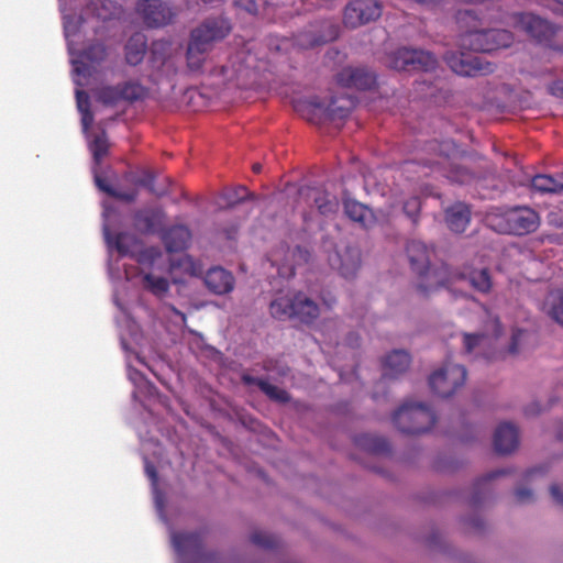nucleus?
Masks as SVG:
<instances>
[{
  "mask_svg": "<svg viewBox=\"0 0 563 563\" xmlns=\"http://www.w3.org/2000/svg\"><path fill=\"white\" fill-rule=\"evenodd\" d=\"M404 212L406 216L411 219V221L416 224L418 222L419 212L421 209V200L419 197H410L404 202Z\"/></svg>",
  "mask_w": 563,
  "mask_h": 563,
  "instance_id": "37998d69",
  "label": "nucleus"
},
{
  "mask_svg": "<svg viewBox=\"0 0 563 563\" xmlns=\"http://www.w3.org/2000/svg\"><path fill=\"white\" fill-rule=\"evenodd\" d=\"M472 15V12L471 11H464V12H459V20L462 21L464 20L466 16H471Z\"/></svg>",
  "mask_w": 563,
  "mask_h": 563,
  "instance_id": "e2e57ef3",
  "label": "nucleus"
},
{
  "mask_svg": "<svg viewBox=\"0 0 563 563\" xmlns=\"http://www.w3.org/2000/svg\"><path fill=\"white\" fill-rule=\"evenodd\" d=\"M207 51L205 48L188 42L186 51V64L189 73L200 75L205 73V65L207 63Z\"/></svg>",
  "mask_w": 563,
  "mask_h": 563,
  "instance_id": "c756f323",
  "label": "nucleus"
},
{
  "mask_svg": "<svg viewBox=\"0 0 563 563\" xmlns=\"http://www.w3.org/2000/svg\"><path fill=\"white\" fill-rule=\"evenodd\" d=\"M307 106L320 111L325 118L334 120L345 119L356 104V99L350 95H340L331 98L327 107L319 100L318 97H311L306 101Z\"/></svg>",
  "mask_w": 563,
  "mask_h": 563,
  "instance_id": "dca6fc26",
  "label": "nucleus"
},
{
  "mask_svg": "<svg viewBox=\"0 0 563 563\" xmlns=\"http://www.w3.org/2000/svg\"><path fill=\"white\" fill-rule=\"evenodd\" d=\"M175 550L181 555H199L202 548L200 532H175L172 536Z\"/></svg>",
  "mask_w": 563,
  "mask_h": 563,
  "instance_id": "5701e85b",
  "label": "nucleus"
},
{
  "mask_svg": "<svg viewBox=\"0 0 563 563\" xmlns=\"http://www.w3.org/2000/svg\"><path fill=\"white\" fill-rule=\"evenodd\" d=\"M344 213L349 219L360 223L363 228H368L373 222V212L365 205L352 199H346L343 202Z\"/></svg>",
  "mask_w": 563,
  "mask_h": 563,
  "instance_id": "cd10ccee",
  "label": "nucleus"
},
{
  "mask_svg": "<svg viewBox=\"0 0 563 563\" xmlns=\"http://www.w3.org/2000/svg\"><path fill=\"white\" fill-rule=\"evenodd\" d=\"M449 67L460 76L476 77L492 74L495 65L482 56L470 53H451L445 57Z\"/></svg>",
  "mask_w": 563,
  "mask_h": 563,
  "instance_id": "f8f14e48",
  "label": "nucleus"
},
{
  "mask_svg": "<svg viewBox=\"0 0 563 563\" xmlns=\"http://www.w3.org/2000/svg\"><path fill=\"white\" fill-rule=\"evenodd\" d=\"M438 60L430 52L401 47L387 56V65L395 70L431 71L437 67Z\"/></svg>",
  "mask_w": 563,
  "mask_h": 563,
  "instance_id": "1a4fd4ad",
  "label": "nucleus"
},
{
  "mask_svg": "<svg viewBox=\"0 0 563 563\" xmlns=\"http://www.w3.org/2000/svg\"><path fill=\"white\" fill-rule=\"evenodd\" d=\"M514 19L517 27L539 43L550 44L559 30L555 24L532 13H518Z\"/></svg>",
  "mask_w": 563,
  "mask_h": 563,
  "instance_id": "ddd939ff",
  "label": "nucleus"
},
{
  "mask_svg": "<svg viewBox=\"0 0 563 563\" xmlns=\"http://www.w3.org/2000/svg\"><path fill=\"white\" fill-rule=\"evenodd\" d=\"M191 240L190 230L183 224L173 225L162 232V241L169 253L180 252L188 247Z\"/></svg>",
  "mask_w": 563,
  "mask_h": 563,
  "instance_id": "4be33fe9",
  "label": "nucleus"
},
{
  "mask_svg": "<svg viewBox=\"0 0 563 563\" xmlns=\"http://www.w3.org/2000/svg\"><path fill=\"white\" fill-rule=\"evenodd\" d=\"M262 168H263V166L260 163H255L252 166L253 172L256 173V174L261 173Z\"/></svg>",
  "mask_w": 563,
  "mask_h": 563,
  "instance_id": "69168bd1",
  "label": "nucleus"
},
{
  "mask_svg": "<svg viewBox=\"0 0 563 563\" xmlns=\"http://www.w3.org/2000/svg\"><path fill=\"white\" fill-rule=\"evenodd\" d=\"M229 207H233L245 199L252 197V194L244 186H238L235 188L228 189L222 195Z\"/></svg>",
  "mask_w": 563,
  "mask_h": 563,
  "instance_id": "ea45409f",
  "label": "nucleus"
},
{
  "mask_svg": "<svg viewBox=\"0 0 563 563\" xmlns=\"http://www.w3.org/2000/svg\"><path fill=\"white\" fill-rule=\"evenodd\" d=\"M540 411H541V409L538 404H532L531 406L527 407L525 410L527 416L538 415Z\"/></svg>",
  "mask_w": 563,
  "mask_h": 563,
  "instance_id": "bf43d9fd",
  "label": "nucleus"
},
{
  "mask_svg": "<svg viewBox=\"0 0 563 563\" xmlns=\"http://www.w3.org/2000/svg\"><path fill=\"white\" fill-rule=\"evenodd\" d=\"M269 312L278 320L294 319L305 324L313 323L320 309L317 302L298 291L292 296H283L274 299L269 305Z\"/></svg>",
  "mask_w": 563,
  "mask_h": 563,
  "instance_id": "7ed1b4c3",
  "label": "nucleus"
},
{
  "mask_svg": "<svg viewBox=\"0 0 563 563\" xmlns=\"http://www.w3.org/2000/svg\"><path fill=\"white\" fill-rule=\"evenodd\" d=\"M393 422L405 434H419L435 424L437 416L424 404L406 401L394 412Z\"/></svg>",
  "mask_w": 563,
  "mask_h": 563,
  "instance_id": "39448f33",
  "label": "nucleus"
},
{
  "mask_svg": "<svg viewBox=\"0 0 563 563\" xmlns=\"http://www.w3.org/2000/svg\"><path fill=\"white\" fill-rule=\"evenodd\" d=\"M355 443L374 454H385L390 451L389 442L382 437L362 434L355 439Z\"/></svg>",
  "mask_w": 563,
  "mask_h": 563,
  "instance_id": "473e14b6",
  "label": "nucleus"
},
{
  "mask_svg": "<svg viewBox=\"0 0 563 563\" xmlns=\"http://www.w3.org/2000/svg\"><path fill=\"white\" fill-rule=\"evenodd\" d=\"M427 147L429 152L433 153L434 157L423 159V165L439 170L452 183L468 184L474 179V174L457 162L460 158L459 148L453 141H431Z\"/></svg>",
  "mask_w": 563,
  "mask_h": 563,
  "instance_id": "f257e3e1",
  "label": "nucleus"
},
{
  "mask_svg": "<svg viewBox=\"0 0 563 563\" xmlns=\"http://www.w3.org/2000/svg\"><path fill=\"white\" fill-rule=\"evenodd\" d=\"M494 336L498 338L503 333V327L498 318H495L494 320Z\"/></svg>",
  "mask_w": 563,
  "mask_h": 563,
  "instance_id": "13d9d810",
  "label": "nucleus"
},
{
  "mask_svg": "<svg viewBox=\"0 0 563 563\" xmlns=\"http://www.w3.org/2000/svg\"><path fill=\"white\" fill-rule=\"evenodd\" d=\"M147 51V38L145 34L136 32L129 37L124 45L126 64L136 66L141 64Z\"/></svg>",
  "mask_w": 563,
  "mask_h": 563,
  "instance_id": "393cba45",
  "label": "nucleus"
},
{
  "mask_svg": "<svg viewBox=\"0 0 563 563\" xmlns=\"http://www.w3.org/2000/svg\"><path fill=\"white\" fill-rule=\"evenodd\" d=\"M411 363V356L405 350H394L383 361L384 377H397L405 373Z\"/></svg>",
  "mask_w": 563,
  "mask_h": 563,
  "instance_id": "b1692460",
  "label": "nucleus"
},
{
  "mask_svg": "<svg viewBox=\"0 0 563 563\" xmlns=\"http://www.w3.org/2000/svg\"><path fill=\"white\" fill-rule=\"evenodd\" d=\"M232 31L231 22L223 15L205 19L191 30L189 41L209 52L213 44L224 40Z\"/></svg>",
  "mask_w": 563,
  "mask_h": 563,
  "instance_id": "6e6552de",
  "label": "nucleus"
},
{
  "mask_svg": "<svg viewBox=\"0 0 563 563\" xmlns=\"http://www.w3.org/2000/svg\"><path fill=\"white\" fill-rule=\"evenodd\" d=\"M382 3L377 0H351L344 8L343 23L346 27L356 29L380 18Z\"/></svg>",
  "mask_w": 563,
  "mask_h": 563,
  "instance_id": "9b49d317",
  "label": "nucleus"
},
{
  "mask_svg": "<svg viewBox=\"0 0 563 563\" xmlns=\"http://www.w3.org/2000/svg\"><path fill=\"white\" fill-rule=\"evenodd\" d=\"M460 279L468 280L470 285L482 294H488L493 283L488 269H473L470 273H461L457 275Z\"/></svg>",
  "mask_w": 563,
  "mask_h": 563,
  "instance_id": "7c9ffc66",
  "label": "nucleus"
},
{
  "mask_svg": "<svg viewBox=\"0 0 563 563\" xmlns=\"http://www.w3.org/2000/svg\"><path fill=\"white\" fill-rule=\"evenodd\" d=\"M471 219L470 208L462 202L455 203L445 211V221L449 229L455 233L466 230Z\"/></svg>",
  "mask_w": 563,
  "mask_h": 563,
  "instance_id": "a878e982",
  "label": "nucleus"
},
{
  "mask_svg": "<svg viewBox=\"0 0 563 563\" xmlns=\"http://www.w3.org/2000/svg\"><path fill=\"white\" fill-rule=\"evenodd\" d=\"M335 81L343 88L371 90L376 85V75L364 66H346L335 75Z\"/></svg>",
  "mask_w": 563,
  "mask_h": 563,
  "instance_id": "2eb2a0df",
  "label": "nucleus"
},
{
  "mask_svg": "<svg viewBox=\"0 0 563 563\" xmlns=\"http://www.w3.org/2000/svg\"><path fill=\"white\" fill-rule=\"evenodd\" d=\"M178 52L169 40L153 41L150 46L148 63L156 73L152 80L158 82L166 78L172 80L178 74Z\"/></svg>",
  "mask_w": 563,
  "mask_h": 563,
  "instance_id": "0eeeda50",
  "label": "nucleus"
},
{
  "mask_svg": "<svg viewBox=\"0 0 563 563\" xmlns=\"http://www.w3.org/2000/svg\"><path fill=\"white\" fill-rule=\"evenodd\" d=\"M142 185L145 186L151 192H155L154 189V178L148 177L147 179L142 180Z\"/></svg>",
  "mask_w": 563,
  "mask_h": 563,
  "instance_id": "052dcab7",
  "label": "nucleus"
},
{
  "mask_svg": "<svg viewBox=\"0 0 563 563\" xmlns=\"http://www.w3.org/2000/svg\"><path fill=\"white\" fill-rule=\"evenodd\" d=\"M58 1H59V10H60L62 16H63V27H64V35H65V40H66V47H67V51L70 53V40H69L70 14L68 12V4H69L70 0H58Z\"/></svg>",
  "mask_w": 563,
  "mask_h": 563,
  "instance_id": "c03bdc74",
  "label": "nucleus"
},
{
  "mask_svg": "<svg viewBox=\"0 0 563 563\" xmlns=\"http://www.w3.org/2000/svg\"><path fill=\"white\" fill-rule=\"evenodd\" d=\"M106 56L107 48L103 44H91L73 58V71L78 76L90 77Z\"/></svg>",
  "mask_w": 563,
  "mask_h": 563,
  "instance_id": "f3484780",
  "label": "nucleus"
},
{
  "mask_svg": "<svg viewBox=\"0 0 563 563\" xmlns=\"http://www.w3.org/2000/svg\"><path fill=\"white\" fill-rule=\"evenodd\" d=\"M99 100L104 104L113 106L119 101H122V88L121 84L117 86H106L99 90Z\"/></svg>",
  "mask_w": 563,
  "mask_h": 563,
  "instance_id": "4c0bfd02",
  "label": "nucleus"
},
{
  "mask_svg": "<svg viewBox=\"0 0 563 563\" xmlns=\"http://www.w3.org/2000/svg\"><path fill=\"white\" fill-rule=\"evenodd\" d=\"M262 391L272 400H275L280 404H286L290 401V395L285 390L275 385L269 384L267 380L265 384H262Z\"/></svg>",
  "mask_w": 563,
  "mask_h": 563,
  "instance_id": "a19ab883",
  "label": "nucleus"
},
{
  "mask_svg": "<svg viewBox=\"0 0 563 563\" xmlns=\"http://www.w3.org/2000/svg\"><path fill=\"white\" fill-rule=\"evenodd\" d=\"M146 473L147 475L153 479V481H156V471H155V467L151 464H147L146 465Z\"/></svg>",
  "mask_w": 563,
  "mask_h": 563,
  "instance_id": "680f3d73",
  "label": "nucleus"
},
{
  "mask_svg": "<svg viewBox=\"0 0 563 563\" xmlns=\"http://www.w3.org/2000/svg\"><path fill=\"white\" fill-rule=\"evenodd\" d=\"M487 224L501 234L525 235L536 231L540 223L539 214L527 207H517L501 213L489 214Z\"/></svg>",
  "mask_w": 563,
  "mask_h": 563,
  "instance_id": "20e7f679",
  "label": "nucleus"
},
{
  "mask_svg": "<svg viewBox=\"0 0 563 563\" xmlns=\"http://www.w3.org/2000/svg\"><path fill=\"white\" fill-rule=\"evenodd\" d=\"M95 184L99 190L107 194L108 196L125 201L132 202L136 198L135 191H122L113 186V179L108 174L101 173L98 169L93 170Z\"/></svg>",
  "mask_w": 563,
  "mask_h": 563,
  "instance_id": "bb28decb",
  "label": "nucleus"
},
{
  "mask_svg": "<svg viewBox=\"0 0 563 563\" xmlns=\"http://www.w3.org/2000/svg\"><path fill=\"white\" fill-rule=\"evenodd\" d=\"M558 438L563 440V424L561 426V428L558 431Z\"/></svg>",
  "mask_w": 563,
  "mask_h": 563,
  "instance_id": "774afa93",
  "label": "nucleus"
},
{
  "mask_svg": "<svg viewBox=\"0 0 563 563\" xmlns=\"http://www.w3.org/2000/svg\"><path fill=\"white\" fill-rule=\"evenodd\" d=\"M158 256H161V252L158 251V249L148 247L137 255L136 261L141 264H153Z\"/></svg>",
  "mask_w": 563,
  "mask_h": 563,
  "instance_id": "09e8293b",
  "label": "nucleus"
},
{
  "mask_svg": "<svg viewBox=\"0 0 563 563\" xmlns=\"http://www.w3.org/2000/svg\"><path fill=\"white\" fill-rule=\"evenodd\" d=\"M90 151L97 165L108 154V142L103 135L96 136L90 143Z\"/></svg>",
  "mask_w": 563,
  "mask_h": 563,
  "instance_id": "79ce46f5",
  "label": "nucleus"
},
{
  "mask_svg": "<svg viewBox=\"0 0 563 563\" xmlns=\"http://www.w3.org/2000/svg\"><path fill=\"white\" fill-rule=\"evenodd\" d=\"M539 471H542L541 468H532V470H529L526 474V477L527 478H531L536 473H538Z\"/></svg>",
  "mask_w": 563,
  "mask_h": 563,
  "instance_id": "0e129e2a",
  "label": "nucleus"
},
{
  "mask_svg": "<svg viewBox=\"0 0 563 563\" xmlns=\"http://www.w3.org/2000/svg\"><path fill=\"white\" fill-rule=\"evenodd\" d=\"M484 334H470L464 333V350L466 353H472L485 340Z\"/></svg>",
  "mask_w": 563,
  "mask_h": 563,
  "instance_id": "49530a36",
  "label": "nucleus"
},
{
  "mask_svg": "<svg viewBox=\"0 0 563 563\" xmlns=\"http://www.w3.org/2000/svg\"><path fill=\"white\" fill-rule=\"evenodd\" d=\"M516 500L519 504H526L533 500V494L528 488H517L515 492Z\"/></svg>",
  "mask_w": 563,
  "mask_h": 563,
  "instance_id": "603ef678",
  "label": "nucleus"
},
{
  "mask_svg": "<svg viewBox=\"0 0 563 563\" xmlns=\"http://www.w3.org/2000/svg\"><path fill=\"white\" fill-rule=\"evenodd\" d=\"M136 11L148 27H161L169 24L176 13L162 0H139Z\"/></svg>",
  "mask_w": 563,
  "mask_h": 563,
  "instance_id": "4468645a",
  "label": "nucleus"
},
{
  "mask_svg": "<svg viewBox=\"0 0 563 563\" xmlns=\"http://www.w3.org/2000/svg\"><path fill=\"white\" fill-rule=\"evenodd\" d=\"M142 279L143 287L157 297L165 296L169 290V282L165 277L146 273L143 275Z\"/></svg>",
  "mask_w": 563,
  "mask_h": 563,
  "instance_id": "c9c22d12",
  "label": "nucleus"
},
{
  "mask_svg": "<svg viewBox=\"0 0 563 563\" xmlns=\"http://www.w3.org/2000/svg\"><path fill=\"white\" fill-rule=\"evenodd\" d=\"M121 88L123 100L129 102L143 100L148 95V89L137 81H125Z\"/></svg>",
  "mask_w": 563,
  "mask_h": 563,
  "instance_id": "e433bc0d",
  "label": "nucleus"
},
{
  "mask_svg": "<svg viewBox=\"0 0 563 563\" xmlns=\"http://www.w3.org/2000/svg\"><path fill=\"white\" fill-rule=\"evenodd\" d=\"M234 5L252 15H256L258 12V7L255 0H234Z\"/></svg>",
  "mask_w": 563,
  "mask_h": 563,
  "instance_id": "8fccbe9b",
  "label": "nucleus"
},
{
  "mask_svg": "<svg viewBox=\"0 0 563 563\" xmlns=\"http://www.w3.org/2000/svg\"><path fill=\"white\" fill-rule=\"evenodd\" d=\"M550 494L553 498V500L558 504L563 506V493L561 492L559 485L553 484L550 487Z\"/></svg>",
  "mask_w": 563,
  "mask_h": 563,
  "instance_id": "4d7b16f0",
  "label": "nucleus"
},
{
  "mask_svg": "<svg viewBox=\"0 0 563 563\" xmlns=\"http://www.w3.org/2000/svg\"><path fill=\"white\" fill-rule=\"evenodd\" d=\"M505 474H506L505 470H498V471L490 472L487 475H485L484 477L479 478L475 483V488L479 489L482 486L488 484L492 479H494L498 476L505 475Z\"/></svg>",
  "mask_w": 563,
  "mask_h": 563,
  "instance_id": "864d4df0",
  "label": "nucleus"
},
{
  "mask_svg": "<svg viewBox=\"0 0 563 563\" xmlns=\"http://www.w3.org/2000/svg\"><path fill=\"white\" fill-rule=\"evenodd\" d=\"M406 252L412 271L420 277L417 285L418 292L428 297L441 287H448L450 279L443 278L441 269H432L430 266V250L423 242L412 240L407 244Z\"/></svg>",
  "mask_w": 563,
  "mask_h": 563,
  "instance_id": "f03ea898",
  "label": "nucleus"
},
{
  "mask_svg": "<svg viewBox=\"0 0 563 563\" xmlns=\"http://www.w3.org/2000/svg\"><path fill=\"white\" fill-rule=\"evenodd\" d=\"M313 203L320 214L324 217L332 216L339 210V199L335 195L327 190L317 189L313 192Z\"/></svg>",
  "mask_w": 563,
  "mask_h": 563,
  "instance_id": "2f4dec72",
  "label": "nucleus"
},
{
  "mask_svg": "<svg viewBox=\"0 0 563 563\" xmlns=\"http://www.w3.org/2000/svg\"><path fill=\"white\" fill-rule=\"evenodd\" d=\"M549 313L559 324L563 327V291H560L553 296Z\"/></svg>",
  "mask_w": 563,
  "mask_h": 563,
  "instance_id": "a18cd8bd",
  "label": "nucleus"
},
{
  "mask_svg": "<svg viewBox=\"0 0 563 563\" xmlns=\"http://www.w3.org/2000/svg\"><path fill=\"white\" fill-rule=\"evenodd\" d=\"M519 445V433L510 422L500 423L494 433V449L498 454H510Z\"/></svg>",
  "mask_w": 563,
  "mask_h": 563,
  "instance_id": "aec40b11",
  "label": "nucleus"
},
{
  "mask_svg": "<svg viewBox=\"0 0 563 563\" xmlns=\"http://www.w3.org/2000/svg\"><path fill=\"white\" fill-rule=\"evenodd\" d=\"M236 73H238V70H232V69H230L225 65H222L220 67H216V68L210 70V74L212 76L222 77L223 80H232Z\"/></svg>",
  "mask_w": 563,
  "mask_h": 563,
  "instance_id": "3c124183",
  "label": "nucleus"
},
{
  "mask_svg": "<svg viewBox=\"0 0 563 563\" xmlns=\"http://www.w3.org/2000/svg\"><path fill=\"white\" fill-rule=\"evenodd\" d=\"M465 379L466 368L464 366L446 362L443 367L430 375L429 386L433 394L448 398L464 385Z\"/></svg>",
  "mask_w": 563,
  "mask_h": 563,
  "instance_id": "9d476101",
  "label": "nucleus"
},
{
  "mask_svg": "<svg viewBox=\"0 0 563 563\" xmlns=\"http://www.w3.org/2000/svg\"><path fill=\"white\" fill-rule=\"evenodd\" d=\"M512 42L511 32L503 29L472 30L463 33L459 40L461 48L482 53L509 47Z\"/></svg>",
  "mask_w": 563,
  "mask_h": 563,
  "instance_id": "423d86ee",
  "label": "nucleus"
},
{
  "mask_svg": "<svg viewBox=\"0 0 563 563\" xmlns=\"http://www.w3.org/2000/svg\"><path fill=\"white\" fill-rule=\"evenodd\" d=\"M203 280L207 288L216 295L229 294L234 288L233 275L222 267L208 269Z\"/></svg>",
  "mask_w": 563,
  "mask_h": 563,
  "instance_id": "412c9836",
  "label": "nucleus"
},
{
  "mask_svg": "<svg viewBox=\"0 0 563 563\" xmlns=\"http://www.w3.org/2000/svg\"><path fill=\"white\" fill-rule=\"evenodd\" d=\"M235 233H236V228H234V229H232V230L228 231V232H227V236H228L229 239H232V238H233V235H234Z\"/></svg>",
  "mask_w": 563,
  "mask_h": 563,
  "instance_id": "338daca9",
  "label": "nucleus"
},
{
  "mask_svg": "<svg viewBox=\"0 0 563 563\" xmlns=\"http://www.w3.org/2000/svg\"><path fill=\"white\" fill-rule=\"evenodd\" d=\"M526 335V331L522 329H515L511 333L510 344L507 349L509 355H516L519 352V344L522 338Z\"/></svg>",
  "mask_w": 563,
  "mask_h": 563,
  "instance_id": "de8ad7c7",
  "label": "nucleus"
},
{
  "mask_svg": "<svg viewBox=\"0 0 563 563\" xmlns=\"http://www.w3.org/2000/svg\"><path fill=\"white\" fill-rule=\"evenodd\" d=\"M329 263L344 278H353L361 265V254L355 247H345L342 253L336 251L330 255Z\"/></svg>",
  "mask_w": 563,
  "mask_h": 563,
  "instance_id": "6ab92c4d",
  "label": "nucleus"
},
{
  "mask_svg": "<svg viewBox=\"0 0 563 563\" xmlns=\"http://www.w3.org/2000/svg\"><path fill=\"white\" fill-rule=\"evenodd\" d=\"M251 542L263 549H274L279 544V538L264 531H255L251 534Z\"/></svg>",
  "mask_w": 563,
  "mask_h": 563,
  "instance_id": "58836bf2",
  "label": "nucleus"
},
{
  "mask_svg": "<svg viewBox=\"0 0 563 563\" xmlns=\"http://www.w3.org/2000/svg\"><path fill=\"white\" fill-rule=\"evenodd\" d=\"M531 186L536 191L541 194H558L563 191V184L560 180L544 174L536 175L531 180Z\"/></svg>",
  "mask_w": 563,
  "mask_h": 563,
  "instance_id": "72a5a7b5",
  "label": "nucleus"
},
{
  "mask_svg": "<svg viewBox=\"0 0 563 563\" xmlns=\"http://www.w3.org/2000/svg\"><path fill=\"white\" fill-rule=\"evenodd\" d=\"M107 242L113 246L122 256H134L133 249L139 243L137 239L126 232H119L111 235L108 230L104 232Z\"/></svg>",
  "mask_w": 563,
  "mask_h": 563,
  "instance_id": "c85d7f7f",
  "label": "nucleus"
},
{
  "mask_svg": "<svg viewBox=\"0 0 563 563\" xmlns=\"http://www.w3.org/2000/svg\"><path fill=\"white\" fill-rule=\"evenodd\" d=\"M166 213L162 208H144L133 216V225L142 234H155L163 232Z\"/></svg>",
  "mask_w": 563,
  "mask_h": 563,
  "instance_id": "a211bd4d",
  "label": "nucleus"
},
{
  "mask_svg": "<svg viewBox=\"0 0 563 563\" xmlns=\"http://www.w3.org/2000/svg\"><path fill=\"white\" fill-rule=\"evenodd\" d=\"M241 379H242L243 384H245L247 386L256 385L261 390H262V387H263L262 384L266 383L265 379L251 376L250 374H243Z\"/></svg>",
  "mask_w": 563,
  "mask_h": 563,
  "instance_id": "5fc2aeb1",
  "label": "nucleus"
},
{
  "mask_svg": "<svg viewBox=\"0 0 563 563\" xmlns=\"http://www.w3.org/2000/svg\"><path fill=\"white\" fill-rule=\"evenodd\" d=\"M549 91L551 95L563 99V80L559 79V80L553 81L549 86Z\"/></svg>",
  "mask_w": 563,
  "mask_h": 563,
  "instance_id": "6e6d98bb",
  "label": "nucleus"
},
{
  "mask_svg": "<svg viewBox=\"0 0 563 563\" xmlns=\"http://www.w3.org/2000/svg\"><path fill=\"white\" fill-rule=\"evenodd\" d=\"M76 103L77 109L81 114V125L84 132H88L92 122L93 114L90 111V98L89 95L84 90H76Z\"/></svg>",
  "mask_w": 563,
  "mask_h": 563,
  "instance_id": "f704fd0d",
  "label": "nucleus"
}]
</instances>
